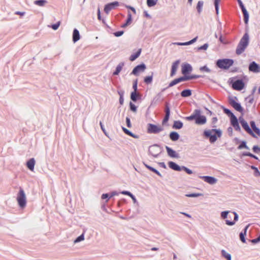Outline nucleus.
<instances>
[{"label": "nucleus", "mask_w": 260, "mask_h": 260, "mask_svg": "<svg viewBox=\"0 0 260 260\" xmlns=\"http://www.w3.org/2000/svg\"><path fill=\"white\" fill-rule=\"evenodd\" d=\"M222 132L220 129H212L205 130L204 132V135L207 138H209L210 143H214L218 138H220Z\"/></svg>", "instance_id": "1"}, {"label": "nucleus", "mask_w": 260, "mask_h": 260, "mask_svg": "<svg viewBox=\"0 0 260 260\" xmlns=\"http://www.w3.org/2000/svg\"><path fill=\"white\" fill-rule=\"evenodd\" d=\"M221 216L223 219L229 218L230 219L226 220V224L228 225H233L238 220V215L234 212L223 211L221 213Z\"/></svg>", "instance_id": "2"}, {"label": "nucleus", "mask_w": 260, "mask_h": 260, "mask_svg": "<svg viewBox=\"0 0 260 260\" xmlns=\"http://www.w3.org/2000/svg\"><path fill=\"white\" fill-rule=\"evenodd\" d=\"M249 42V37L247 32H245L242 38L241 39L236 49V53L237 54H241L247 46H248Z\"/></svg>", "instance_id": "3"}, {"label": "nucleus", "mask_w": 260, "mask_h": 260, "mask_svg": "<svg viewBox=\"0 0 260 260\" xmlns=\"http://www.w3.org/2000/svg\"><path fill=\"white\" fill-rule=\"evenodd\" d=\"M17 201L20 207L24 208L26 206V199L25 194L21 188H20L19 193H18Z\"/></svg>", "instance_id": "4"}, {"label": "nucleus", "mask_w": 260, "mask_h": 260, "mask_svg": "<svg viewBox=\"0 0 260 260\" xmlns=\"http://www.w3.org/2000/svg\"><path fill=\"white\" fill-rule=\"evenodd\" d=\"M164 130L163 127L159 125L149 123L147 125V133L149 134H157Z\"/></svg>", "instance_id": "5"}, {"label": "nucleus", "mask_w": 260, "mask_h": 260, "mask_svg": "<svg viewBox=\"0 0 260 260\" xmlns=\"http://www.w3.org/2000/svg\"><path fill=\"white\" fill-rule=\"evenodd\" d=\"M239 120L240 123H241L242 127L244 129V130L249 134L251 135L254 137H255L256 136L254 134L253 131L251 129V128L249 127L247 122L244 120L243 117H240L239 118Z\"/></svg>", "instance_id": "6"}, {"label": "nucleus", "mask_w": 260, "mask_h": 260, "mask_svg": "<svg viewBox=\"0 0 260 260\" xmlns=\"http://www.w3.org/2000/svg\"><path fill=\"white\" fill-rule=\"evenodd\" d=\"M199 76H186L184 77H182L177 79H175L173 81L170 82L169 86H173L176 84L186 80L192 79H195L198 78Z\"/></svg>", "instance_id": "7"}, {"label": "nucleus", "mask_w": 260, "mask_h": 260, "mask_svg": "<svg viewBox=\"0 0 260 260\" xmlns=\"http://www.w3.org/2000/svg\"><path fill=\"white\" fill-rule=\"evenodd\" d=\"M231 83L232 85V88L236 90H241L244 87V83L241 80H237L233 81V79H231Z\"/></svg>", "instance_id": "8"}, {"label": "nucleus", "mask_w": 260, "mask_h": 260, "mask_svg": "<svg viewBox=\"0 0 260 260\" xmlns=\"http://www.w3.org/2000/svg\"><path fill=\"white\" fill-rule=\"evenodd\" d=\"M238 4L243 13L244 20L245 24H247L249 20V14L241 0H238Z\"/></svg>", "instance_id": "9"}, {"label": "nucleus", "mask_w": 260, "mask_h": 260, "mask_svg": "<svg viewBox=\"0 0 260 260\" xmlns=\"http://www.w3.org/2000/svg\"><path fill=\"white\" fill-rule=\"evenodd\" d=\"M119 5L118 2H114L109 3L105 5L104 8V11L106 14H108L111 10L114 9L116 7Z\"/></svg>", "instance_id": "10"}, {"label": "nucleus", "mask_w": 260, "mask_h": 260, "mask_svg": "<svg viewBox=\"0 0 260 260\" xmlns=\"http://www.w3.org/2000/svg\"><path fill=\"white\" fill-rule=\"evenodd\" d=\"M149 152L150 155L154 157H156L160 153V149L158 146L154 145L150 147Z\"/></svg>", "instance_id": "11"}, {"label": "nucleus", "mask_w": 260, "mask_h": 260, "mask_svg": "<svg viewBox=\"0 0 260 260\" xmlns=\"http://www.w3.org/2000/svg\"><path fill=\"white\" fill-rule=\"evenodd\" d=\"M234 61L231 59H218L216 62V65H233Z\"/></svg>", "instance_id": "12"}, {"label": "nucleus", "mask_w": 260, "mask_h": 260, "mask_svg": "<svg viewBox=\"0 0 260 260\" xmlns=\"http://www.w3.org/2000/svg\"><path fill=\"white\" fill-rule=\"evenodd\" d=\"M231 122L232 125L234 127L235 130H236V131L240 130V127L239 125L238 119L234 114H232V116H231Z\"/></svg>", "instance_id": "13"}, {"label": "nucleus", "mask_w": 260, "mask_h": 260, "mask_svg": "<svg viewBox=\"0 0 260 260\" xmlns=\"http://www.w3.org/2000/svg\"><path fill=\"white\" fill-rule=\"evenodd\" d=\"M206 117L204 115H201V113L198 114L196 120V123L199 125H202L206 123Z\"/></svg>", "instance_id": "14"}, {"label": "nucleus", "mask_w": 260, "mask_h": 260, "mask_svg": "<svg viewBox=\"0 0 260 260\" xmlns=\"http://www.w3.org/2000/svg\"><path fill=\"white\" fill-rule=\"evenodd\" d=\"M165 113L166 115L162 120L163 124L166 123L168 121L170 117V110L168 104H167L165 106Z\"/></svg>", "instance_id": "15"}, {"label": "nucleus", "mask_w": 260, "mask_h": 260, "mask_svg": "<svg viewBox=\"0 0 260 260\" xmlns=\"http://www.w3.org/2000/svg\"><path fill=\"white\" fill-rule=\"evenodd\" d=\"M166 149L169 156L174 158L179 157L178 154L176 152V151L173 150L170 147L168 146H166Z\"/></svg>", "instance_id": "16"}, {"label": "nucleus", "mask_w": 260, "mask_h": 260, "mask_svg": "<svg viewBox=\"0 0 260 260\" xmlns=\"http://www.w3.org/2000/svg\"><path fill=\"white\" fill-rule=\"evenodd\" d=\"M231 105L233 106V107L237 111L240 112H243V108L241 107V105L236 102V101L233 100L231 102Z\"/></svg>", "instance_id": "17"}, {"label": "nucleus", "mask_w": 260, "mask_h": 260, "mask_svg": "<svg viewBox=\"0 0 260 260\" xmlns=\"http://www.w3.org/2000/svg\"><path fill=\"white\" fill-rule=\"evenodd\" d=\"M80 38V36L79 34V31L76 28H75L73 30V41L75 43L79 40Z\"/></svg>", "instance_id": "18"}, {"label": "nucleus", "mask_w": 260, "mask_h": 260, "mask_svg": "<svg viewBox=\"0 0 260 260\" xmlns=\"http://www.w3.org/2000/svg\"><path fill=\"white\" fill-rule=\"evenodd\" d=\"M169 167L175 171H180L181 170V168L178 165L173 161H170L168 163Z\"/></svg>", "instance_id": "19"}, {"label": "nucleus", "mask_w": 260, "mask_h": 260, "mask_svg": "<svg viewBox=\"0 0 260 260\" xmlns=\"http://www.w3.org/2000/svg\"><path fill=\"white\" fill-rule=\"evenodd\" d=\"M35 165V160L34 158L30 159L26 164L27 167L31 171L34 170V166Z\"/></svg>", "instance_id": "20"}, {"label": "nucleus", "mask_w": 260, "mask_h": 260, "mask_svg": "<svg viewBox=\"0 0 260 260\" xmlns=\"http://www.w3.org/2000/svg\"><path fill=\"white\" fill-rule=\"evenodd\" d=\"M200 113H201L200 110H196L192 114H191L189 116L186 117L185 118H186V119L189 120V121L193 120V119H194L196 120L197 116H198V114H199Z\"/></svg>", "instance_id": "21"}, {"label": "nucleus", "mask_w": 260, "mask_h": 260, "mask_svg": "<svg viewBox=\"0 0 260 260\" xmlns=\"http://www.w3.org/2000/svg\"><path fill=\"white\" fill-rule=\"evenodd\" d=\"M204 181L210 183V184H214L216 182V180L215 178L210 176H204L203 177Z\"/></svg>", "instance_id": "22"}, {"label": "nucleus", "mask_w": 260, "mask_h": 260, "mask_svg": "<svg viewBox=\"0 0 260 260\" xmlns=\"http://www.w3.org/2000/svg\"><path fill=\"white\" fill-rule=\"evenodd\" d=\"M191 66H183L182 69V74L184 76H189L188 74L191 72Z\"/></svg>", "instance_id": "23"}, {"label": "nucleus", "mask_w": 260, "mask_h": 260, "mask_svg": "<svg viewBox=\"0 0 260 260\" xmlns=\"http://www.w3.org/2000/svg\"><path fill=\"white\" fill-rule=\"evenodd\" d=\"M141 52V49H139L136 52L132 54L129 57V60L131 61L135 60L137 58H138Z\"/></svg>", "instance_id": "24"}, {"label": "nucleus", "mask_w": 260, "mask_h": 260, "mask_svg": "<svg viewBox=\"0 0 260 260\" xmlns=\"http://www.w3.org/2000/svg\"><path fill=\"white\" fill-rule=\"evenodd\" d=\"M170 138L173 141H177L179 138V134L175 132H172L170 134Z\"/></svg>", "instance_id": "25"}, {"label": "nucleus", "mask_w": 260, "mask_h": 260, "mask_svg": "<svg viewBox=\"0 0 260 260\" xmlns=\"http://www.w3.org/2000/svg\"><path fill=\"white\" fill-rule=\"evenodd\" d=\"M145 69V66H136L133 71V74L137 75L139 71L143 72Z\"/></svg>", "instance_id": "26"}, {"label": "nucleus", "mask_w": 260, "mask_h": 260, "mask_svg": "<svg viewBox=\"0 0 260 260\" xmlns=\"http://www.w3.org/2000/svg\"><path fill=\"white\" fill-rule=\"evenodd\" d=\"M249 227V225H247L244 229V232H241L240 234V238L241 241L243 243H245V236L246 235L247 230Z\"/></svg>", "instance_id": "27"}, {"label": "nucleus", "mask_w": 260, "mask_h": 260, "mask_svg": "<svg viewBox=\"0 0 260 260\" xmlns=\"http://www.w3.org/2000/svg\"><path fill=\"white\" fill-rule=\"evenodd\" d=\"M251 126L253 129V131L257 135H260L259 129L256 126L255 122L253 121L250 122Z\"/></svg>", "instance_id": "28"}, {"label": "nucleus", "mask_w": 260, "mask_h": 260, "mask_svg": "<svg viewBox=\"0 0 260 260\" xmlns=\"http://www.w3.org/2000/svg\"><path fill=\"white\" fill-rule=\"evenodd\" d=\"M204 5V2L202 1H200L198 2L197 5V10L198 12L200 14L202 11L203 7Z\"/></svg>", "instance_id": "29"}, {"label": "nucleus", "mask_w": 260, "mask_h": 260, "mask_svg": "<svg viewBox=\"0 0 260 260\" xmlns=\"http://www.w3.org/2000/svg\"><path fill=\"white\" fill-rule=\"evenodd\" d=\"M191 91L189 89L184 90L181 92V95L182 97H188L191 95Z\"/></svg>", "instance_id": "30"}, {"label": "nucleus", "mask_w": 260, "mask_h": 260, "mask_svg": "<svg viewBox=\"0 0 260 260\" xmlns=\"http://www.w3.org/2000/svg\"><path fill=\"white\" fill-rule=\"evenodd\" d=\"M183 126V123L180 121H175L173 124V128L180 129Z\"/></svg>", "instance_id": "31"}, {"label": "nucleus", "mask_w": 260, "mask_h": 260, "mask_svg": "<svg viewBox=\"0 0 260 260\" xmlns=\"http://www.w3.org/2000/svg\"><path fill=\"white\" fill-rule=\"evenodd\" d=\"M249 71L253 72L254 73H258L260 72V67L259 66H249Z\"/></svg>", "instance_id": "32"}, {"label": "nucleus", "mask_w": 260, "mask_h": 260, "mask_svg": "<svg viewBox=\"0 0 260 260\" xmlns=\"http://www.w3.org/2000/svg\"><path fill=\"white\" fill-rule=\"evenodd\" d=\"M47 3L45 0H37L34 2V4L40 7H43Z\"/></svg>", "instance_id": "33"}, {"label": "nucleus", "mask_w": 260, "mask_h": 260, "mask_svg": "<svg viewBox=\"0 0 260 260\" xmlns=\"http://www.w3.org/2000/svg\"><path fill=\"white\" fill-rule=\"evenodd\" d=\"M138 96H139V94L137 93V92L133 91L131 93V99L133 101L136 102L138 100Z\"/></svg>", "instance_id": "34"}, {"label": "nucleus", "mask_w": 260, "mask_h": 260, "mask_svg": "<svg viewBox=\"0 0 260 260\" xmlns=\"http://www.w3.org/2000/svg\"><path fill=\"white\" fill-rule=\"evenodd\" d=\"M157 3V0H147V5L149 7L154 6Z\"/></svg>", "instance_id": "35"}, {"label": "nucleus", "mask_w": 260, "mask_h": 260, "mask_svg": "<svg viewBox=\"0 0 260 260\" xmlns=\"http://www.w3.org/2000/svg\"><path fill=\"white\" fill-rule=\"evenodd\" d=\"M153 78V73H152L151 76H147L144 78V82L146 84H150L152 81Z\"/></svg>", "instance_id": "36"}, {"label": "nucleus", "mask_w": 260, "mask_h": 260, "mask_svg": "<svg viewBox=\"0 0 260 260\" xmlns=\"http://www.w3.org/2000/svg\"><path fill=\"white\" fill-rule=\"evenodd\" d=\"M221 0H214V6L217 15L219 14V4Z\"/></svg>", "instance_id": "37"}, {"label": "nucleus", "mask_w": 260, "mask_h": 260, "mask_svg": "<svg viewBox=\"0 0 260 260\" xmlns=\"http://www.w3.org/2000/svg\"><path fill=\"white\" fill-rule=\"evenodd\" d=\"M222 255L223 257H224L227 260H231V256L230 254L227 253L225 250H222L221 251Z\"/></svg>", "instance_id": "38"}, {"label": "nucleus", "mask_w": 260, "mask_h": 260, "mask_svg": "<svg viewBox=\"0 0 260 260\" xmlns=\"http://www.w3.org/2000/svg\"><path fill=\"white\" fill-rule=\"evenodd\" d=\"M197 39H198V37H196L188 42L183 43V46H186V45H189L192 44L193 43H194L195 42H196V41L197 40Z\"/></svg>", "instance_id": "39"}, {"label": "nucleus", "mask_w": 260, "mask_h": 260, "mask_svg": "<svg viewBox=\"0 0 260 260\" xmlns=\"http://www.w3.org/2000/svg\"><path fill=\"white\" fill-rule=\"evenodd\" d=\"M132 20V14L129 12H128L127 13V20H126V21L125 23H127L128 25H129L131 23Z\"/></svg>", "instance_id": "40"}, {"label": "nucleus", "mask_w": 260, "mask_h": 260, "mask_svg": "<svg viewBox=\"0 0 260 260\" xmlns=\"http://www.w3.org/2000/svg\"><path fill=\"white\" fill-rule=\"evenodd\" d=\"M238 148L239 149H241L243 148L247 149H249V148L247 147V146L246 144V142L244 141L242 142Z\"/></svg>", "instance_id": "41"}, {"label": "nucleus", "mask_w": 260, "mask_h": 260, "mask_svg": "<svg viewBox=\"0 0 260 260\" xmlns=\"http://www.w3.org/2000/svg\"><path fill=\"white\" fill-rule=\"evenodd\" d=\"M84 239V235L83 234H82L81 235H80V236H79L75 241H74V243H78V242H79L81 241H83V240Z\"/></svg>", "instance_id": "42"}, {"label": "nucleus", "mask_w": 260, "mask_h": 260, "mask_svg": "<svg viewBox=\"0 0 260 260\" xmlns=\"http://www.w3.org/2000/svg\"><path fill=\"white\" fill-rule=\"evenodd\" d=\"M202 194L201 193H190L186 194V196L187 197H198L199 196H201Z\"/></svg>", "instance_id": "43"}, {"label": "nucleus", "mask_w": 260, "mask_h": 260, "mask_svg": "<svg viewBox=\"0 0 260 260\" xmlns=\"http://www.w3.org/2000/svg\"><path fill=\"white\" fill-rule=\"evenodd\" d=\"M243 155L250 156V157L254 158L256 159H257V157L255 155L252 154V153H251L250 152H245L243 153Z\"/></svg>", "instance_id": "44"}, {"label": "nucleus", "mask_w": 260, "mask_h": 260, "mask_svg": "<svg viewBox=\"0 0 260 260\" xmlns=\"http://www.w3.org/2000/svg\"><path fill=\"white\" fill-rule=\"evenodd\" d=\"M208 44L206 43L205 44H204L203 45L200 46V47L198 48V50H206L207 49V48H208Z\"/></svg>", "instance_id": "45"}, {"label": "nucleus", "mask_w": 260, "mask_h": 260, "mask_svg": "<svg viewBox=\"0 0 260 260\" xmlns=\"http://www.w3.org/2000/svg\"><path fill=\"white\" fill-rule=\"evenodd\" d=\"M129 106L130 109L132 111L134 112H136L137 111V107L134 104L131 102Z\"/></svg>", "instance_id": "46"}, {"label": "nucleus", "mask_w": 260, "mask_h": 260, "mask_svg": "<svg viewBox=\"0 0 260 260\" xmlns=\"http://www.w3.org/2000/svg\"><path fill=\"white\" fill-rule=\"evenodd\" d=\"M60 21H58V22H57L55 24H54L53 25H52L51 26V27L54 30H56L58 29V28L59 27V25H60Z\"/></svg>", "instance_id": "47"}, {"label": "nucleus", "mask_w": 260, "mask_h": 260, "mask_svg": "<svg viewBox=\"0 0 260 260\" xmlns=\"http://www.w3.org/2000/svg\"><path fill=\"white\" fill-rule=\"evenodd\" d=\"M122 67L121 66H117L116 68V71L113 73V75H118L119 72L121 71Z\"/></svg>", "instance_id": "48"}, {"label": "nucleus", "mask_w": 260, "mask_h": 260, "mask_svg": "<svg viewBox=\"0 0 260 260\" xmlns=\"http://www.w3.org/2000/svg\"><path fill=\"white\" fill-rule=\"evenodd\" d=\"M177 71V66H172V71L171 73V76L173 77L176 73Z\"/></svg>", "instance_id": "49"}, {"label": "nucleus", "mask_w": 260, "mask_h": 260, "mask_svg": "<svg viewBox=\"0 0 260 260\" xmlns=\"http://www.w3.org/2000/svg\"><path fill=\"white\" fill-rule=\"evenodd\" d=\"M252 150L255 153H260V147L258 146H254L252 148Z\"/></svg>", "instance_id": "50"}, {"label": "nucleus", "mask_w": 260, "mask_h": 260, "mask_svg": "<svg viewBox=\"0 0 260 260\" xmlns=\"http://www.w3.org/2000/svg\"><path fill=\"white\" fill-rule=\"evenodd\" d=\"M123 33H124V31L123 30L118 31L114 32V35L115 37H118L122 36L123 34Z\"/></svg>", "instance_id": "51"}, {"label": "nucleus", "mask_w": 260, "mask_h": 260, "mask_svg": "<svg viewBox=\"0 0 260 260\" xmlns=\"http://www.w3.org/2000/svg\"><path fill=\"white\" fill-rule=\"evenodd\" d=\"M200 70L202 72H209L210 70L206 66L202 67Z\"/></svg>", "instance_id": "52"}, {"label": "nucleus", "mask_w": 260, "mask_h": 260, "mask_svg": "<svg viewBox=\"0 0 260 260\" xmlns=\"http://www.w3.org/2000/svg\"><path fill=\"white\" fill-rule=\"evenodd\" d=\"M133 88L134 89V91L137 92V80H135L133 83Z\"/></svg>", "instance_id": "53"}, {"label": "nucleus", "mask_w": 260, "mask_h": 260, "mask_svg": "<svg viewBox=\"0 0 260 260\" xmlns=\"http://www.w3.org/2000/svg\"><path fill=\"white\" fill-rule=\"evenodd\" d=\"M122 130L123 131V132L127 135H129V136H133V135L131 133V132H130L128 129H127L126 128H125V127H122Z\"/></svg>", "instance_id": "54"}, {"label": "nucleus", "mask_w": 260, "mask_h": 260, "mask_svg": "<svg viewBox=\"0 0 260 260\" xmlns=\"http://www.w3.org/2000/svg\"><path fill=\"white\" fill-rule=\"evenodd\" d=\"M182 169H183L188 174H191L192 173V172L191 170H189V169H188L185 167H183Z\"/></svg>", "instance_id": "55"}, {"label": "nucleus", "mask_w": 260, "mask_h": 260, "mask_svg": "<svg viewBox=\"0 0 260 260\" xmlns=\"http://www.w3.org/2000/svg\"><path fill=\"white\" fill-rule=\"evenodd\" d=\"M126 122L127 127H131L132 126L131 121H130V119L128 117L126 118Z\"/></svg>", "instance_id": "56"}, {"label": "nucleus", "mask_w": 260, "mask_h": 260, "mask_svg": "<svg viewBox=\"0 0 260 260\" xmlns=\"http://www.w3.org/2000/svg\"><path fill=\"white\" fill-rule=\"evenodd\" d=\"M259 241H260V236L258 238L253 239L251 241V242L253 243H256L258 242Z\"/></svg>", "instance_id": "57"}, {"label": "nucleus", "mask_w": 260, "mask_h": 260, "mask_svg": "<svg viewBox=\"0 0 260 260\" xmlns=\"http://www.w3.org/2000/svg\"><path fill=\"white\" fill-rule=\"evenodd\" d=\"M151 171L155 173L156 174L158 175V176H161L160 173L158 171H157L155 169H154L153 168H152L151 169Z\"/></svg>", "instance_id": "58"}, {"label": "nucleus", "mask_w": 260, "mask_h": 260, "mask_svg": "<svg viewBox=\"0 0 260 260\" xmlns=\"http://www.w3.org/2000/svg\"><path fill=\"white\" fill-rule=\"evenodd\" d=\"M121 193L125 195L131 196V193L128 191H122Z\"/></svg>", "instance_id": "59"}, {"label": "nucleus", "mask_w": 260, "mask_h": 260, "mask_svg": "<svg viewBox=\"0 0 260 260\" xmlns=\"http://www.w3.org/2000/svg\"><path fill=\"white\" fill-rule=\"evenodd\" d=\"M224 112L225 113H226L227 114H230L231 115V116H232V114H233L231 111L229 109H224Z\"/></svg>", "instance_id": "60"}, {"label": "nucleus", "mask_w": 260, "mask_h": 260, "mask_svg": "<svg viewBox=\"0 0 260 260\" xmlns=\"http://www.w3.org/2000/svg\"><path fill=\"white\" fill-rule=\"evenodd\" d=\"M100 125L101 129L103 131V132L106 134L105 128L104 127V125L101 121L100 122Z\"/></svg>", "instance_id": "61"}, {"label": "nucleus", "mask_w": 260, "mask_h": 260, "mask_svg": "<svg viewBox=\"0 0 260 260\" xmlns=\"http://www.w3.org/2000/svg\"><path fill=\"white\" fill-rule=\"evenodd\" d=\"M108 197H109V194L108 193H104V194H103L102 196V199H105Z\"/></svg>", "instance_id": "62"}, {"label": "nucleus", "mask_w": 260, "mask_h": 260, "mask_svg": "<svg viewBox=\"0 0 260 260\" xmlns=\"http://www.w3.org/2000/svg\"><path fill=\"white\" fill-rule=\"evenodd\" d=\"M119 103L121 105H122L123 103V98L122 95H120V99H119Z\"/></svg>", "instance_id": "63"}, {"label": "nucleus", "mask_w": 260, "mask_h": 260, "mask_svg": "<svg viewBox=\"0 0 260 260\" xmlns=\"http://www.w3.org/2000/svg\"><path fill=\"white\" fill-rule=\"evenodd\" d=\"M24 14H25V12H19V11H17L15 12V14L20 15L21 16L24 15Z\"/></svg>", "instance_id": "64"}]
</instances>
